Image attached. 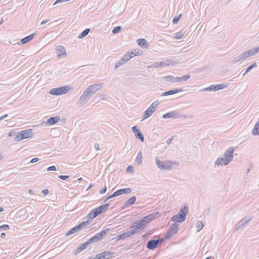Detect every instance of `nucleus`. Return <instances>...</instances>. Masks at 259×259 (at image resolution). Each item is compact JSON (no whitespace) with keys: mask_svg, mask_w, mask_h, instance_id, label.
Returning a JSON list of instances; mask_svg holds the SVG:
<instances>
[{"mask_svg":"<svg viewBox=\"0 0 259 259\" xmlns=\"http://www.w3.org/2000/svg\"><path fill=\"white\" fill-rule=\"evenodd\" d=\"M103 84V83H100L89 85L79 99L78 102L80 105L85 104L94 94L102 88Z\"/></svg>","mask_w":259,"mask_h":259,"instance_id":"obj_1","label":"nucleus"},{"mask_svg":"<svg viewBox=\"0 0 259 259\" xmlns=\"http://www.w3.org/2000/svg\"><path fill=\"white\" fill-rule=\"evenodd\" d=\"M190 77V75L189 74H187L185 75H183L182 77H174L171 75H168L163 77V79L166 81L171 82H178L181 81H186Z\"/></svg>","mask_w":259,"mask_h":259,"instance_id":"obj_2","label":"nucleus"},{"mask_svg":"<svg viewBox=\"0 0 259 259\" xmlns=\"http://www.w3.org/2000/svg\"><path fill=\"white\" fill-rule=\"evenodd\" d=\"M159 104L158 100L153 102L149 108L144 112L143 115V119H145L150 116L155 112L157 109V107Z\"/></svg>","mask_w":259,"mask_h":259,"instance_id":"obj_3","label":"nucleus"},{"mask_svg":"<svg viewBox=\"0 0 259 259\" xmlns=\"http://www.w3.org/2000/svg\"><path fill=\"white\" fill-rule=\"evenodd\" d=\"M179 224L177 223L173 224L168 229L164 236V239L168 240L176 234L179 230Z\"/></svg>","mask_w":259,"mask_h":259,"instance_id":"obj_4","label":"nucleus"},{"mask_svg":"<svg viewBox=\"0 0 259 259\" xmlns=\"http://www.w3.org/2000/svg\"><path fill=\"white\" fill-rule=\"evenodd\" d=\"M69 90V88L68 86L60 87L52 89L50 90L49 93L51 95L58 96L67 93Z\"/></svg>","mask_w":259,"mask_h":259,"instance_id":"obj_5","label":"nucleus"},{"mask_svg":"<svg viewBox=\"0 0 259 259\" xmlns=\"http://www.w3.org/2000/svg\"><path fill=\"white\" fill-rule=\"evenodd\" d=\"M155 163L159 169L168 170L170 169L172 164L169 161H160L157 157L155 158Z\"/></svg>","mask_w":259,"mask_h":259,"instance_id":"obj_6","label":"nucleus"},{"mask_svg":"<svg viewBox=\"0 0 259 259\" xmlns=\"http://www.w3.org/2000/svg\"><path fill=\"white\" fill-rule=\"evenodd\" d=\"M31 130H24L19 132L14 138V140L19 142L22 140L27 139L31 137Z\"/></svg>","mask_w":259,"mask_h":259,"instance_id":"obj_7","label":"nucleus"},{"mask_svg":"<svg viewBox=\"0 0 259 259\" xmlns=\"http://www.w3.org/2000/svg\"><path fill=\"white\" fill-rule=\"evenodd\" d=\"M91 223V221L88 220L87 221H83L81 223H80L78 225L75 226L73 228H72L70 230H69L68 232H67L66 233V236H68L71 234H74L75 232H77L79 230H80L81 228L89 225Z\"/></svg>","mask_w":259,"mask_h":259,"instance_id":"obj_8","label":"nucleus"},{"mask_svg":"<svg viewBox=\"0 0 259 259\" xmlns=\"http://www.w3.org/2000/svg\"><path fill=\"white\" fill-rule=\"evenodd\" d=\"M109 230V229H107L102 231L100 233L96 234L93 237L90 238L88 241H87V243L89 245L93 242H96L100 240L102 237L108 232Z\"/></svg>","mask_w":259,"mask_h":259,"instance_id":"obj_9","label":"nucleus"},{"mask_svg":"<svg viewBox=\"0 0 259 259\" xmlns=\"http://www.w3.org/2000/svg\"><path fill=\"white\" fill-rule=\"evenodd\" d=\"M163 239L159 238L157 240L151 239L148 241L146 244V247L149 250H154L156 248L159 243L162 242Z\"/></svg>","mask_w":259,"mask_h":259,"instance_id":"obj_10","label":"nucleus"},{"mask_svg":"<svg viewBox=\"0 0 259 259\" xmlns=\"http://www.w3.org/2000/svg\"><path fill=\"white\" fill-rule=\"evenodd\" d=\"M234 149L233 147H231L229 148L224 153V157L226 159V163H229L233 159V153Z\"/></svg>","mask_w":259,"mask_h":259,"instance_id":"obj_11","label":"nucleus"},{"mask_svg":"<svg viewBox=\"0 0 259 259\" xmlns=\"http://www.w3.org/2000/svg\"><path fill=\"white\" fill-rule=\"evenodd\" d=\"M158 215V212L150 213L147 215V216H145L144 218H143L142 220H143L142 221L144 222L145 225H146V224L148 223L150 221L157 218Z\"/></svg>","mask_w":259,"mask_h":259,"instance_id":"obj_12","label":"nucleus"},{"mask_svg":"<svg viewBox=\"0 0 259 259\" xmlns=\"http://www.w3.org/2000/svg\"><path fill=\"white\" fill-rule=\"evenodd\" d=\"M259 52V46L257 48H254L253 49H251L244 53H243V55L244 56V58L245 59L249 58L250 57H251L257 53Z\"/></svg>","mask_w":259,"mask_h":259,"instance_id":"obj_13","label":"nucleus"},{"mask_svg":"<svg viewBox=\"0 0 259 259\" xmlns=\"http://www.w3.org/2000/svg\"><path fill=\"white\" fill-rule=\"evenodd\" d=\"M56 51L57 54V57L59 58L66 57L67 56L66 51L64 47L58 46L56 48Z\"/></svg>","mask_w":259,"mask_h":259,"instance_id":"obj_14","label":"nucleus"},{"mask_svg":"<svg viewBox=\"0 0 259 259\" xmlns=\"http://www.w3.org/2000/svg\"><path fill=\"white\" fill-rule=\"evenodd\" d=\"M251 220V218H244L242 219L241 221L239 222L237 225L235 226V230L238 231L240 230L241 228L243 227L245 225H246L248 223H249Z\"/></svg>","mask_w":259,"mask_h":259,"instance_id":"obj_15","label":"nucleus"},{"mask_svg":"<svg viewBox=\"0 0 259 259\" xmlns=\"http://www.w3.org/2000/svg\"><path fill=\"white\" fill-rule=\"evenodd\" d=\"M163 118H179L181 117V115L176 111H171L163 115Z\"/></svg>","mask_w":259,"mask_h":259,"instance_id":"obj_16","label":"nucleus"},{"mask_svg":"<svg viewBox=\"0 0 259 259\" xmlns=\"http://www.w3.org/2000/svg\"><path fill=\"white\" fill-rule=\"evenodd\" d=\"M227 87V85L223 84H216V85H211V86L204 89L205 91H217L219 90L223 89Z\"/></svg>","mask_w":259,"mask_h":259,"instance_id":"obj_17","label":"nucleus"},{"mask_svg":"<svg viewBox=\"0 0 259 259\" xmlns=\"http://www.w3.org/2000/svg\"><path fill=\"white\" fill-rule=\"evenodd\" d=\"M143 220L141 219L140 220H137L134 222H133V224L132 226V228H136V229L142 230L146 227V225L144 223Z\"/></svg>","mask_w":259,"mask_h":259,"instance_id":"obj_18","label":"nucleus"},{"mask_svg":"<svg viewBox=\"0 0 259 259\" xmlns=\"http://www.w3.org/2000/svg\"><path fill=\"white\" fill-rule=\"evenodd\" d=\"M186 217L182 215L179 213L174 215L171 218L170 221L174 222L175 223H182L184 222L186 220Z\"/></svg>","mask_w":259,"mask_h":259,"instance_id":"obj_19","label":"nucleus"},{"mask_svg":"<svg viewBox=\"0 0 259 259\" xmlns=\"http://www.w3.org/2000/svg\"><path fill=\"white\" fill-rule=\"evenodd\" d=\"M60 119V117L58 116L51 117L48 119L47 124L49 125L55 124L59 121Z\"/></svg>","mask_w":259,"mask_h":259,"instance_id":"obj_20","label":"nucleus"},{"mask_svg":"<svg viewBox=\"0 0 259 259\" xmlns=\"http://www.w3.org/2000/svg\"><path fill=\"white\" fill-rule=\"evenodd\" d=\"M182 91H183V90L181 89H175L173 90H170L168 91L163 92L161 96H168V95H174L175 94H176V93H179V92H181Z\"/></svg>","mask_w":259,"mask_h":259,"instance_id":"obj_21","label":"nucleus"},{"mask_svg":"<svg viewBox=\"0 0 259 259\" xmlns=\"http://www.w3.org/2000/svg\"><path fill=\"white\" fill-rule=\"evenodd\" d=\"M100 214V213L99 211L98 208L97 207V208L94 209L93 210H92L88 214V218H89L90 219H94Z\"/></svg>","mask_w":259,"mask_h":259,"instance_id":"obj_22","label":"nucleus"},{"mask_svg":"<svg viewBox=\"0 0 259 259\" xmlns=\"http://www.w3.org/2000/svg\"><path fill=\"white\" fill-rule=\"evenodd\" d=\"M226 159L224 157H219L214 163V165H227L229 163H226Z\"/></svg>","mask_w":259,"mask_h":259,"instance_id":"obj_23","label":"nucleus"},{"mask_svg":"<svg viewBox=\"0 0 259 259\" xmlns=\"http://www.w3.org/2000/svg\"><path fill=\"white\" fill-rule=\"evenodd\" d=\"M88 245L89 244L87 241L81 243L79 245V246L76 249L75 254H76L81 252L83 250L85 249Z\"/></svg>","mask_w":259,"mask_h":259,"instance_id":"obj_24","label":"nucleus"},{"mask_svg":"<svg viewBox=\"0 0 259 259\" xmlns=\"http://www.w3.org/2000/svg\"><path fill=\"white\" fill-rule=\"evenodd\" d=\"M35 35V33H32L31 34L28 35L26 37H25L23 38H22L21 40V44H26V43L29 42V41H30L31 39H33V38L34 37V36Z\"/></svg>","mask_w":259,"mask_h":259,"instance_id":"obj_25","label":"nucleus"},{"mask_svg":"<svg viewBox=\"0 0 259 259\" xmlns=\"http://www.w3.org/2000/svg\"><path fill=\"white\" fill-rule=\"evenodd\" d=\"M188 213V206L186 205H185L184 207H181L180 208L178 213L186 217Z\"/></svg>","mask_w":259,"mask_h":259,"instance_id":"obj_26","label":"nucleus"},{"mask_svg":"<svg viewBox=\"0 0 259 259\" xmlns=\"http://www.w3.org/2000/svg\"><path fill=\"white\" fill-rule=\"evenodd\" d=\"M142 159L143 156L141 152H139L137 156V157L136 158L135 162L138 165H140L142 163Z\"/></svg>","mask_w":259,"mask_h":259,"instance_id":"obj_27","label":"nucleus"},{"mask_svg":"<svg viewBox=\"0 0 259 259\" xmlns=\"http://www.w3.org/2000/svg\"><path fill=\"white\" fill-rule=\"evenodd\" d=\"M109 203H106L98 207L97 208L100 213H101L105 212L107 209L108 207H109Z\"/></svg>","mask_w":259,"mask_h":259,"instance_id":"obj_28","label":"nucleus"},{"mask_svg":"<svg viewBox=\"0 0 259 259\" xmlns=\"http://www.w3.org/2000/svg\"><path fill=\"white\" fill-rule=\"evenodd\" d=\"M252 134L253 135H259V118L258 121L255 124V126L252 130Z\"/></svg>","mask_w":259,"mask_h":259,"instance_id":"obj_29","label":"nucleus"},{"mask_svg":"<svg viewBox=\"0 0 259 259\" xmlns=\"http://www.w3.org/2000/svg\"><path fill=\"white\" fill-rule=\"evenodd\" d=\"M166 65H167V64L164 61H161V62L155 63V65L148 66V68H152V67L157 68L159 67L164 66Z\"/></svg>","mask_w":259,"mask_h":259,"instance_id":"obj_30","label":"nucleus"},{"mask_svg":"<svg viewBox=\"0 0 259 259\" xmlns=\"http://www.w3.org/2000/svg\"><path fill=\"white\" fill-rule=\"evenodd\" d=\"M119 195L123 194L130 193L132 192V189L130 188H123L118 190Z\"/></svg>","mask_w":259,"mask_h":259,"instance_id":"obj_31","label":"nucleus"},{"mask_svg":"<svg viewBox=\"0 0 259 259\" xmlns=\"http://www.w3.org/2000/svg\"><path fill=\"white\" fill-rule=\"evenodd\" d=\"M136 197L135 196H132L130 199H128L125 202L126 206H130L132 205L133 204L135 203L136 200Z\"/></svg>","mask_w":259,"mask_h":259,"instance_id":"obj_32","label":"nucleus"},{"mask_svg":"<svg viewBox=\"0 0 259 259\" xmlns=\"http://www.w3.org/2000/svg\"><path fill=\"white\" fill-rule=\"evenodd\" d=\"M130 236L131 235L128 231L118 235V239H124L126 238L130 237Z\"/></svg>","mask_w":259,"mask_h":259,"instance_id":"obj_33","label":"nucleus"},{"mask_svg":"<svg viewBox=\"0 0 259 259\" xmlns=\"http://www.w3.org/2000/svg\"><path fill=\"white\" fill-rule=\"evenodd\" d=\"M125 64V62L124 61V60L121 58L118 62H117L115 63L114 69L115 70L117 69L118 67H119L120 66H121Z\"/></svg>","mask_w":259,"mask_h":259,"instance_id":"obj_34","label":"nucleus"},{"mask_svg":"<svg viewBox=\"0 0 259 259\" xmlns=\"http://www.w3.org/2000/svg\"><path fill=\"white\" fill-rule=\"evenodd\" d=\"M244 59H245V58H244V56H243V54H242L235 57L234 58V59L233 60L232 62L235 63H237L240 61H242Z\"/></svg>","mask_w":259,"mask_h":259,"instance_id":"obj_35","label":"nucleus"},{"mask_svg":"<svg viewBox=\"0 0 259 259\" xmlns=\"http://www.w3.org/2000/svg\"><path fill=\"white\" fill-rule=\"evenodd\" d=\"M137 44L140 46L143 47L147 44V41L144 38H139L137 41Z\"/></svg>","mask_w":259,"mask_h":259,"instance_id":"obj_36","label":"nucleus"},{"mask_svg":"<svg viewBox=\"0 0 259 259\" xmlns=\"http://www.w3.org/2000/svg\"><path fill=\"white\" fill-rule=\"evenodd\" d=\"M184 35V32H183V30H181L179 32L175 33L174 38L176 39H179L182 38Z\"/></svg>","mask_w":259,"mask_h":259,"instance_id":"obj_37","label":"nucleus"},{"mask_svg":"<svg viewBox=\"0 0 259 259\" xmlns=\"http://www.w3.org/2000/svg\"><path fill=\"white\" fill-rule=\"evenodd\" d=\"M135 137L136 138L139 139L141 142H144V137L140 131H139L137 133H136Z\"/></svg>","mask_w":259,"mask_h":259,"instance_id":"obj_38","label":"nucleus"},{"mask_svg":"<svg viewBox=\"0 0 259 259\" xmlns=\"http://www.w3.org/2000/svg\"><path fill=\"white\" fill-rule=\"evenodd\" d=\"M90 31V29L89 28H87L84 30L78 36V38H81L84 36H85Z\"/></svg>","mask_w":259,"mask_h":259,"instance_id":"obj_39","label":"nucleus"},{"mask_svg":"<svg viewBox=\"0 0 259 259\" xmlns=\"http://www.w3.org/2000/svg\"><path fill=\"white\" fill-rule=\"evenodd\" d=\"M257 66V64H256V63H253V64L250 65L249 66H248L247 69H246L245 72L244 73V74H243V76H244L246 74H247V73H248L252 68L255 67Z\"/></svg>","mask_w":259,"mask_h":259,"instance_id":"obj_40","label":"nucleus"},{"mask_svg":"<svg viewBox=\"0 0 259 259\" xmlns=\"http://www.w3.org/2000/svg\"><path fill=\"white\" fill-rule=\"evenodd\" d=\"M203 227V224L201 221H198L196 224V228L198 229V231H200Z\"/></svg>","mask_w":259,"mask_h":259,"instance_id":"obj_41","label":"nucleus"},{"mask_svg":"<svg viewBox=\"0 0 259 259\" xmlns=\"http://www.w3.org/2000/svg\"><path fill=\"white\" fill-rule=\"evenodd\" d=\"M128 52H127L125 55L122 58L124 60L125 63L131 59V56L128 55Z\"/></svg>","mask_w":259,"mask_h":259,"instance_id":"obj_42","label":"nucleus"},{"mask_svg":"<svg viewBox=\"0 0 259 259\" xmlns=\"http://www.w3.org/2000/svg\"><path fill=\"white\" fill-rule=\"evenodd\" d=\"M104 253L106 254L105 259H109V258L111 257L112 255L114 254V253L109 251H104Z\"/></svg>","mask_w":259,"mask_h":259,"instance_id":"obj_43","label":"nucleus"},{"mask_svg":"<svg viewBox=\"0 0 259 259\" xmlns=\"http://www.w3.org/2000/svg\"><path fill=\"white\" fill-rule=\"evenodd\" d=\"M105 253H104V251L96 255L97 259H105Z\"/></svg>","mask_w":259,"mask_h":259,"instance_id":"obj_44","label":"nucleus"},{"mask_svg":"<svg viewBox=\"0 0 259 259\" xmlns=\"http://www.w3.org/2000/svg\"><path fill=\"white\" fill-rule=\"evenodd\" d=\"M121 26H120L115 27L112 29V33L116 34V33H118L121 30Z\"/></svg>","mask_w":259,"mask_h":259,"instance_id":"obj_45","label":"nucleus"},{"mask_svg":"<svg viewBox=\"0 0 259 259\" xmlns=\"http://www.w3.org/2000/svg\"><path fill=\"white\" fill-rule=\"evenodd\" d=\"M9 229V226L8 225H3L0 226V231Z\"/></svg>","mask_w":259,"mask_h":259,"instance_id":"obj_46","label":"nucleus"},{"mask_svg":"<svg viewBox=\"0 0 259 259\" xmlns=\"http://www.w3.org/2000/svg\"><path fill=\"white\" fill-rule=\"evenodd\" d=\"M138 229H136V228H134V229L129 231V232L130 233V235H134L138 233Z\"/></svg>","mask_w":259,"mask_h":259,"instance_id":"obj_47","label":"nucleus"},{"mask_svg":"<svg viewBox=\"0 0 259 259\" xmlns=\"http://www.w3.org/2000/svg\"><path fill=\"white\" fill-rule=\"evenodd\" d=\"M128 55H130V56H131V59L136 56H137L138 54H139V53L137 52V53H135V51L134 52H128Z\"/></svg>","mask_w":259,"mask_h":259,"instance_id":"obj_48","label":"nucleus"},{"mask_svg":"<svg viewBox=\"0 0 259 259\" xmlns=\"http://www.w3.org/2000/svg\"><path fill=\"white\" fill-rule=\"evenodd\" d=\"M181 17H174L172 20V23L174 24H176L180 21Z\"/></svg>","mask_w":259,"mask_h":259,"instance_id":"obj_49","label":"nucleus"},{"mask_svg":"<svg viewBox=\"0 0 259 259\" xmlns=\"http://www.w3.org/2000/svg\"><path fill=\"white\" fill-rule=\"evenodd\" d=\"M126 171L130 173H132L134 171L133 167L131 165H128L126 168Z\"/></svg>","mask_w":259,"mask_h":259,"instance_id":"obj_50","label":"nucleus"},{"mask_svg":"<svg viewBox=\"0 0 259 259\" xmlns=\"http://www.w3.org/2000/svg\"><path fill=\"white\" fill-rule=\"evenodd\" d=\"M69 177H70L69 176L60 175V176H58V178L59 179H61L63 180H66L68 179Z\"/></svg>","mask_w":259,"mask_h":259,"instance_id":"obj_51","label":"nucleus"},{"mask_svg":"<svg viewBox=\"0 0 259 259\" xmlns=\"http://www.w3.org/2000/svg\"><path fill=\"white\" fill-rule=\"evenodd\" d=\"M48 171H56L57 170L56 167L55 166H51L47 168Z\"/></svg>","mask_w":259,"mask_h":259,"instance_id":"obj_52","label":"nucleus"},{"mask_svg":"<svg viewBox=\"0 0 259 259\" xmlns=\"http://www.w3.org/2000/svg\"><path fill=\"white\" fill-rule=\"evenodd\" d=\"M140 130L137 128V126H134L132 128V131L134 133H135V135L136 134V133H137Z\"/></svg>","mask_w":259,"mask_h":259,"instance_id":"obj_53","label":"nucleus"},{"mask_svg":"<svg viewBox=\"0 0 259 259\" xmlns=\"http://www.w3.org/2000/svg\"><path fill=\"white\" fill-rule=\"evenodd\" d=\"M107 191V187L106 186H105L100 191V194H104L106 193Z\"/></svg>","mask_w":259,"mask_h":259,"instance_id":"obj_54","label":"nucleus"},{"mask_svg":"<svg viewBox=\"0 0 259 259\" xmlns=\"http://www.w3.org/2000/svg\"><path fill=\"white\" fill-rule=\"evenodd\" d=\"M53 23H54L55 25H58L59 24H60L61 23V22H60V20H54Z\"/></svg>","mask_w":259,"mask_h":259,"instance_id":"obj_55","label":"nucleus"},{"mask_svg":"<svg viewBox=\"0 0 259 259\" xmlns=\"http://www.w3.org/2000/svg\"><path fill=\"white\" fill-rule=\"evenodd\" d=\"M50 21V19H45V20H44L43 21H42L40 23V25H44L49 22Z\"/></svg>","mask_w":259,"mask_h":259,"instance_id":"obj_56","label":"nucleus"},{"mask_svg":"<svg viewBox=\"0 0 259 259\" xmlns=\"http://www.w3.org/2000/svg\"><path fill=\"white\" fill-rule=\"evenodd\" d=\"M38 161V158H36V157H35V158H32L31 159L30 162L31 163H35V162H36Z\"/></svg>","mask_w":259,"mask_h":259,"instance_id":"obj_57","label":"nucleus"},{"mask_svg":"<svg viewBox=\"0 0 259 259\" xmlns=\"http://www.w3.org/2000/svg\"><path fill=\"white\" fill-rule=\"evenodd\" d=\"M15 135V132L14 131H11L9 133V137H12Z\"/></svg>","mask_w":259,"mask_h":259,"instance_id":"obj_58","label":"nucleus"},{"mask_svg":"<svg viewBox=\"0 0 259 259\" xmlns=\"http://www.w3.org/2000/svg\"><path fill=\"white\" fill-rule=\"evenodd\" d=\"M42 193L44 194L45 195H46L47 194H48L49 193V190L47 189H44L42 191Z\"/></svg>","mask_w":259,"mask_h":259,"instance_id":"obj_59","label":"nucleus"},{"mask_svg":"<svg viewBox=\"0 0 259 259\" xmlns=\"http://www.w3.org/2000/svg\"><path fill=\"white\" fill-rule=\"evenodd\" d=\"M112 198L111 196V195L108 196H107L105 199V200L104 201V202H106L107 201V200H109L110 199Z\"/></svg>","mask_w":259,"mask_h":259,"instance_id":"obj_60","label":"nucleus"},{"mask_svg":"<svg viewBox=\"0 0 259 259\" xmlns=\"http://www.w3.org/2000/svg\"><path fill=\"white\" fill-rule=\"evenodd\" d=\"M172 140V138L168 139L166 141L167 144H170Z\"/></svg>","mask_w":259,"mask_h":259,"instance_id":"obj_61","label":"nucleus"},{"mask_svg":"<svg viewBox=\"0 0 259 259\" xmlns=\"http://www.w3.org/2000/svg\"><path fill=\"white\" fill-rule=\"evenodd\" d=\"M99 97L101 98V99L104 100L106 97V96L104 94H101L100 95Z\"/></svg>","mask_w":259,"mask_h":259,"instance_id":"obj_62","label":"nucleus"},{"mask_svg":"<svg viewBox=\"0 0 259 259\" xmlns=\"http://www.w3.org/2000/svg\"><path fill=\"white\" fill-rule=\"evenodd\" d=\"M95 148L96 150H98L99 149V145L98 144H95Z\"/></svg>","mask_w":259,"mask_h":259,"instance_id":"obj_63","label":"nucleus"},{"mask_svg":"<svg viewBox=\"0 0 259 259\" xmlns=\"http://www.w3.org/2000/svg\"><path fill=\"white\" fill-rule=\"evenodd\" d=\"M113 194L115 195V196H119L118 190L116 191L115 192L113 193Z\"/></svg>","mask_w":259,"mask_h":259,"instance_id":"obj_64","label":"nucleus"}]
</instances>
